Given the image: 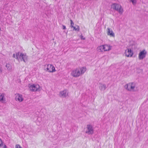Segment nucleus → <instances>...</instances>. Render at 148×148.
Instances as JSON below:
<instances>
[{"mask_svg":"<svg viewBox=\"0 0 148 148\" xmlns=\"http://www.w3.org/2000/svg\"><path fill=\"white\" fill-rule=\"evenodd\" d=\"M13 57L18 60L20 59L21 61H23L24 62H26L27 60V57L26 55L20 52L17 53L16 56L14 54L13 55Z\"/></svg>","mask_w":148,"mask_h":148,"instance_id":"nucleus-1","label":"nucleus"},{"mask_svg":"<svg viewBox=\"0 0 148 148\" xmlns=\"http://www.w3.org/2000/svg\"><path fill=\"white\" fill-rule=\"evenodd\" d=\"M136 86V84L133 82L127 84L125 86V88L130 91H135L134 89Z\"/></svg>","mask_w":148,"mask_h":148,"instance_id":"nucleus-2","label":"nucleus"},{"mask_svg":"<svg viewBox=\"0 0 148 148\" xmlns=\"http://www.w3.org/2000/svg\"><path fill=\"white\" fill-rule=\"evenodd\" d=\"M112 8L115 10L118 11L120 14H122L123 12V10L121 5L116 3L112 4Z\"/></svg>","mask_w":148,"mask_h":148,"instance_id":"nucleus-3","label":"nucleus"},{"mask_svg":"<svg viewBox=\"0 0 148 148\" xmlns=\"http://www.w3.org/2000/svg\"><path fill=\"white\" fill-rule=\"evenodd\" d=\"M86 130L85 133L88 135H92L94 133L93 128L91 125L88 124L86 126Z\"/></svg>","mask_w":148,"mask_h":148,"instance_id":"nucleus-4","label":"nucleus"},{"mask_svg":"<svg viewBox=\"0 0 148 148\" xmlns=\"http://www.w3.org/2000/svg\"><path fill=\"white\" fill-rule=\"evenodd\" d=\"M40 88V86L38 84H33L29 86L30 90L33 91H36L38 90Z\"/></svg>","mask_w":148,"mask_h":148,"instance_id":"nucleus-5","label":"nucleus"},{"mask_svg":"<svg viewBox=\"0 0 148 148\" xmlns=\"http://www.w3.org/2000/svg\"><path fill=\"white\" fill-rule=\"evenodd\" d=\"M147 53V52L145 49L140 52L139 54V60L143 59L145 57Z\"/></svg>","mask_w":148,"mask_h":148,"instance_id":"nucleus-6","label":"nucleus"},{"mask_svg":"<svg viewBox=\"0 0 148 148\" xmlns=\"http://www.w3.org/2000/svg\"><path fill=\"white\" fill-rule=\"evenodd\" d=\"M71 74L74 77H78L80 75V71L77 69L74 70L72 71Z\"/></svg>","mask_w":148,"mask_h":148,"instance_id":"nucleus-7","label":"nucleus"},{"mask_svg":"<svg viewBox=\"0 0 148 148\" xmlns=\"http://www.w3.org/2000/svg\"><path fill=\"white\" fill-rule=\"evenodd\" d=\"M125 54L127 57H131L132 56L133 53L131 49L128 48L125 50Z\"/></svg>","mask_w":148,"mask_h":148,"instance_id":"nucleus-8","label":"nucleus"},{"mask_svg":"<svg viewBox=\"0 0 148 148\" xmlns=\"http://www.w3.org/2000/svg\"><path fill=\"white\" fill-rule=\"evenodd\" d=\"M68 95V93L66 90H64L60 92V96L62 97H66Z\"/></svg>","mask_w":148,"mask_h":148,"instance_id":"nucleus-9","label":"nucleus"},{"mask_svg":"<svg viewBox=\"0 0 148 148\" xmlns=\"http://www.w3.org/2000/svg\"><path fill=\"white\" fill-rule=\"evenodd\" d=\"M15 99L21 102L23 100V98L22 97V95L19 94L16 95L15 97Z\"/></svg>","mask_w":148,"mask_h":148,"instance_id":"nucleus-10","label":"nucleus"},{"mask_svg":"<svg viewBox=\"0 0 148 148\" xmlns=\"http://www.w3.org/2000/svg\"><path fill=\"white\" fill-rule=\"evenodd\" d=\"M99 84L100 86L99 87V88L101 90H104L106 89V87L105 84L99 83Z\"/></svg>","mask_w":148,"mask_h":148,"instance_id":"nucleus-11","label":"nucleus"},{"mask_svg":"<svg viewBox=\"0 0 148 148\" xmlns=\"http://www.w3.org/2000/svg\"><path fill=\"white\" fill-rule=\"evenodd\" d=\"M104 48H103V51H109L111 49V47L110 46L107 45H103Z\"/></svg>","mask_w":148,"mask_h":148,"instance_id":"nucleus-12","label":"nucleus"},{"mask_svg":"<svg viewBox=\"0 0 148 148\" xmlns=\"http://www.w3.org/2000/svg\"><path fill=\"white\" fill-rule=\"evenodd\" d=\"M52 65L48 64L46 68V71L49 72H52L51 69Z\"/></svg>","mask_w":148,"mask_h":148,"instance_id":"nucleus-13","label":"nucleus"},{"mask_svg":"<svg viewBox=\"0 0 148 148\" xmlns=\"http://www.w3.org/2000/svg\"><path fill=\"white\" fill-rule=\"evenodd\" d=\"M108 34L113 37L114 36V34L113 33V31L112 30H110L109 28H108Z\"/></svg>","mask_w":148,"mask_h":148,"instance_id":"nucleus-14","label":"nucleus"},{"mask_svg":"<svg viewBox=\"0 0 148 148\" xmlns=\"http://www.w3.org/2000/svg\"><path fill=\"white\" fill-rule=\"evenodd\" d=\"M103 48H104L103 45L97 47V50L99 52H103Z\"/></svg>","mask_w":148,"mask_h":148,"instance_id":"nucleus-15","label":"nucleus"},{"mask_svg":"<svg viewBox=\"0 0 148 148\" xmlns=\"http://www.w3.org/2000/svg\"><path fill=\"white\" fill-rule=\"evenodd\" d=\"M86 68L85 67H83L80 69V74H82L86 71Z\"/></svg>","mask_w":148,"mask_h":148,"instance_id":"nucleus-16","label":"nucleus"},{"mask_svg":"<svg viewBox=\"0 0 148 148\" xmlns=\"http://www.w3.org/2000/svg\"><path fill=\"white\" fill-rule=\"evenodd\" d=\"M4 94L0 93V101L2 102L4 100Z\"/></svg>","mask_w":148,"mask_h":148,"instance_id":"nucleus-17","label":"nucleus"},{"mask_svg":"<svg viewBox=\"0 0 148 148\" xmlns=\"http://www.w3.org/2000/svg\"><path fill=\"white\" fill-rule=\"evenodd\" d=\"M6 67L9 70L11 71L12 69V67L10 66V64H7L6 65Z\"/></svg>","mask_w":148,"mask_h":148,"instance_id":"nucleus-18","label":"nucleus"},{"mask_svg":"<svg viewBox=\"0 0 148 148\" xmlns=\"http://www.w3.org/2000/svg\"><path fill=\"white\" fill-rule=\"evenodd\" d=\"M129 1L131 2L134 5H135L137 2L136 0H129Z\"/></svg>","mask_w":148,"mask_h":148,"instance_id":"nucleus-19","label":"nucleus"},{"mask_svg":"<svg viewBox=\"0 0 148 148\" xmlns=\"http://www.w3.org/2000/svg\"><path fill=\"white\" fill-rule=\"evenodd\" d=\"M73 28H74V29L76 31H79V27L78 26H77V28H76L75 27H73Z\"/></svg>","mask_w":148,"mask_h":148,"instance_id":"nucleus-20","label":"nucleus"},{"mask_svg":"<svg viewBox=\"0 0 148 148\" xmlns=\"http://www.w3.org/2000/svg\"><path fill=\"white\" fill-rule=\"evenodd\" d=\"M71 27H74L73 26L74 23L72 20H70Z\"/></svg>","mask_w":148,"mask_h":148,"instance_id":"nucleus-21","label":"nucleus"},{"mask_svg":"<svg viewBox=\"0 0 148 148\" xmlns=\"http://www.w3.org/2000/svg\"><path fill=\"white\" fill-rule=\"evenodd\" d=\"M51 69H52V72H54L56 71V70L55 69V68L52 65V66H51Z\"/></svg>","mask_w":148,"mask_h":148,"instance_id":"nucleus-22","label":"nucleus"},{"mask_svg":"<svg viewBox=\"0 0 148 148\" xmlns=\"http://www.w3.org/2000/svg\"><path fill=\"white\" fill-rule=\"evenodd\" d=\"M15 148H22L19 145H16L15 146Z\"/></svg>","mask_w":148,"mask_h":148,"instance_id":"nucleus-23","label":"nucleus"},{"mask_svg":"<svg viewBox=\"0 0 148 148\" xmlns=\"http://www.w3.org/2000/svg\"><path fill=\"white\" fill-rule=\"evenodd\" d=\"M3 142L1 139L0 138V147L2 146L3 145Z\"/></svg>","mask_w":148,"mask_h":148,"instance_id":"nucleus-24","label":"nucleus"},{"mask_svg":"<svg viewBox=\"0 0 148 148\" xmlns=\"http://www.w3.org/2000/svg\"><path fill=\"white\" fill-rule=\"evenodd\" d=\"M80 37H81L80 38H81V39L83 40H84L85 39V38L83 36L81 35Z\"/></svg>","mask_w":148,"mask_h":148,"instance_id":"nucleus-25","label":"nucleus"},{"mask_svg":"<svg viewBox=\"0 0 148 148\" xmlns=\"http://www.w3.org/2000/svg\"><path fill=\"white\" fill-rule=\"evenodd\" d=\"M63 27V29H66V26L65 25H63L62 26Z\"/></svg>","mask_w":148,"mask_h":148,"instance_id":"nucleus-26","label":"nucleus"},{"mask_svg":"<svg viewBox=\"0 0 148 148\" xmlns=\"http://www.w3.org/2000/svg\"><path fill=\"white\" fill-rule=\"evenodd\" d=\"M2 69L0 67V73H1L2 72Z\"/></svg>","mask_w":148,"mask_h":148,"instance_id":"nucleus-27","label":"nucleus"},{"mask_svg":"<svg viewBox=\"0 0 148 148\" xmlns=\"http://www.w3.org/2000/svg\"><path fill=\"white\" fill-rule=\"evenodd\" d=\"M3 148H7L6 146L5 145H4V147H3Z\"/></svg>","mask_w":148,"mask_h":148,"instance_id":"nucleus-28","label":"nucleus"}]
</instances>
